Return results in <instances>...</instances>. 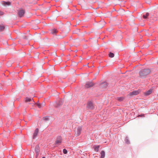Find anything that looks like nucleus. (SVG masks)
<instances>
[{
    "label": "nucleus",
    "instance_id": "f257e3e1",
    "mask_svg": "<svg viewBox=\"0 0 158 158\" xmlns=\"http://www.w3.org/2000/svg\"><path fill=\"white\" fill-rule=\"evenodd\" d=\"M151 73V70L149 69H144L139 72V74L140 77L144 78Z\"/></svg>",
    "mask_w": 158,
    "mask_h": 158
},
{
    "label": "nucleus",
    "instance_id": "f03ea898",
    "mask_svg": "<svg viewBox=\"0 0 158 158\" xmlns=\"http://www.w3.org/2000/svg\"><path fill=\"white\" fill-rule=\"evenodd\" d=\"M63 102L62 99H57L54 103V105L55 107L59 108L62 105Z\"/></svg>",
    "mask_w": 158,
    "mask_h": 158
},
{
    "label": "nucleus",
    "instance_id": "7ed1b4c3",
    "mask_svg": "<svg viewBox=\"0 0 158 158\" xmlns=\"http://www.w3.org/2000/svg\"><path fill=\"white\" fill-rule=\"evenodd\" d=\"M82 127L81 126H78L74 129L75 134L77 136H79L81 134V131L82 130Z\"/></svg>",
    "mask_w": 158,
    "mask_h": 158
},
{
    "label": "nucleus",
    "instance_id": "20e7f679",
    "mask_svg": "<svg viewBox=\"0 0 158 158\" xmlns=\"http://www.w3.org/2000/svg\"><path fill=\"white\" fill-rule=\"evenodd\" d=\"M87 106L90 109H93L94 108V106L93 102L91 101H88Z\"/></svg>",
    "mask_w": 158,
    "mask_h": 158
},
{
    "label": "nucleus",
    "instance_id": "39448f33",
    "mask_svg": "<svg viewBox=\"0 0 158 158\" xmlns=\"http://www.w3.org/2000/svg\"><path fill=\"white\" fill-rule=\"evenodd\" d=\"M140 91L139 90L134 91L129 93L128 95L131 96H133V95H136L139 93Z\"/></svg>",
    "mask_w": 158,
    "mask_h": 158
},
{
    "label": "nucleus",
    "instance_id": "423d86ee",
    "mask_svg": "<svg viewBox=\"0 0 158 158\" xmlns=\"http://www.w3.org/2000/svg\"><path fill=\"white\" fill-rule=\"evenodd\" d=\"M35 150L36 153V156H37L39 155V153L40 152V148L39 145H37L36 146Z\"/></svg>",
    "mask_w": 158,
    "mask_h": 158
},
{
    "label": "nucleus",
    "instance_id": "0eeeda50",
    "mask_svg": "<svg viewBox=\"0 0 158 158\" xmlns=\"http://www.w3.org/2000/svg\"><path fill=\"white\" fill-rule=\"evenodd\" d=\"M94 85V84L92 82H88L86 83L85 87L86 88H89L93 86Z\"/></svg>",
    "mask_w": 158,
    "mask_h": 158
},
{
    "label": "nucleus",
    "instance_id": "6e6552de",
    "mask_svg": "<svg viewBox=\"0 0 158 158\" xmlns=\"http://www.w3.org/2000/svg\"><path fill=\"white\" fill-rule=\"evenodd\" d=\"M62 142V138L60 136H58L56 139V144H60Z\"/></svg>",
    "mask_w": 158,
    "mask_h": 158
},
{
    "label": "nucleus",
    "instance_id": "1a4fd4ad",
    "mask_svg": "<svg viewBox=\"0 0 158 158\" xmlns=\"http://www.w3.org/2000/svg\"><path fill=\"white\" fill-rule=\"evenodd\" d=\"M25 11L24 10L21 9L19 10L18 12L19 16L20 17H22L24 16Z\"/></svg>",
    "mask_w": 158,
    "mask_h": 158
},
{
    "label": "nucleus",
    "instance_id": "9d476101",
    "mask_svg": "<svg viewBox=\"0 0 158 158\" xmlns=\"http://www.w3.org/2000/svg\"><path fill=\"white\" fill-rule=\"evenodd\" d=\"M39 132V129L38 128H36L34 132L33 133V139H35L36 137L37 136L38 133Z\"/></svg>",
    "mask_w": 158,
    "mask_h": 158
},
{
    "label": "nucleus",
    "instance_id": "9b49d317",
    "mask_svg": "<svg viewBox=\"0 0 158 158\" xmlns=\"http://www.w3.org/2000/svg\"><path fill=\"white\" fill-rule=\"evenodd\" d=\"M64 98H72L71 94L69 93H67L64 95Z\"/></svg>",
    "mask_w": 158,
    "mask_h": 158
},
{
    "label": "nucleus",
    "instance_id": "f8f14e48",
    "mask_svg": "<svg viewBox=\"0 0 158 158\" xmlns=\"http://www.w3.org/2000/svg\"><path fill=\"white\" fill-rule=\"evenodd\" d=\"M149 16V14L148 13H146L145 14H144L143 15L142 17L143 18L145 19H148V17Z\"/></svg>",
    "mask_w": 158,
    "mask_h": 158
},
{
    "label": "nucleus",
    "instance_id": "ddd939ff",
    "mask_svg": "<svg viewBox=\"0 0 158 158\" xmlns=\"http://www.w3.org/2000/svg\"><path fill=\"white\" fill-rule=\"evenodd\" d=\"M107 86L106 82H104L100 84V86L102 88H106Z\"/></svg>",
    "mask_w": 158,
    "mask_h": 158
},
{
    "label": "nucleus",
    "instance_id": "4468645a",
    "mask_svg": "<svg viewBox=\"0 0 158 158\" xmlns=\"http://www.w3.org/2000/svg\"><path fill=\"white\" fill-rule=\"evenodd\" d=\"M37 105L39 108H41V106H43L45 105V103L44 102H43L41 104L39 103V101H38L37 102Z\"/></svg>",
    "mask_w": 158,
    "mask_h": 158
},
{
    "label": "nucleus",
    "instance_id": "2eb2a0df",
    "mask_svg": "<svg viewBox=\"0 0 158 158\" xmlns=\"http://www.w3.org/2000/svg\"><path fill=\"white\" fill-rule=\"evenodd\" d=\"M105 23L104 21H102L100 22L99 23V27L100 28L102 27L103 26L105 25Z\"/></svg>",
    "mask_w": 158,
    "mask_h": 158
},
{
    "label": "nucleus",
    "instance_id": "dca6fc26",
    "mask_svg": "<svg viewBox=\"0 0 158 158\" xmlns=\"http://www.w3.org/2000/svg\"><path fill=\"white\" fill-rule=\"evenodd\" d=\"M57 32V31L56 29H53L51 30V33L55 35L56 34Z\"/></svg>",
    "mask_w": 158,
    "mask_h": 158
},
{
    "label": "nucleus",
    "instance_id": "f3484780",
    "mask_svg": "<svg viewBox=\"0 0 158 158\" xmlns=\"http://www.w3.org/2000/svg\"><path fill=\"white\" fill-rule=\"evenodd\" d=\"M99 148L100 146L99 145L94 146V148L95 151L96 152H98Z\"/></svg>",
    "mask_w": 158,
    "mask_h": 158
},
{
    "label": "nucleus",
    "instance_id": "a211bd4d",
    "mask_svg": "<svg viewBox=\"0 0 158 158\" xmlns=\"http://www.w3.org/2000/svg\"><path fill=\"white\" fill-rule=\"evenodd\" d=\"M152 92V89H150L149 90H148L147 92H146L145 93V94L146 95H148L150 94Z\"/></svg>",
    "mask_w": 158,
    "mask_h": 158
},
{
    "label": "nucleus",
    "instance_id": "6ab92c4d",
    "mask_svg": "<svg viewBox=\"0 0 158 158\" xmlns=\"http://www.w3.org/2000/svg\"><path fill=\"white\" fill-rule=\"evenodd\" d=\"M101 158H104L105 157V152L104 151H102L101 152Z\"/></svg>",
    "mask_w": 158,
    "mask_h": 158
},
{
    "label": "nucleus",
    "instance_id": "aec40b11",
    "mask_svg": "<svg viewBox=\"0 0 158 158\" xmlns=\"http://www.w3.org/2000/svg\"><path fill=\"white\" fill-rule=\"evenodd\" d=\"M125 141L126 143L127 144H129L130 143V141L129 140L127 136H126V137Z\"/></svg>",
    "mask_w": 158,
    "mask_h": 158
},
{
    "label": "nucleus",
    "instance_id": "412c9836",
    "mask_svg": "<svg viewBox=\"0 0 158 158\" xmlns=\"http://www.w3.org/2000/svg\"><path fill=\"white\" fill-rule=\"evenodd\" d=\"M3 4L4 6H9L10 5V2H6L5 1H3Z\"/></svg>",
    "mask_w": 158,
    "mask_h": 158
},
{
    "label": "nucleus",
    "instance_id": "4be33fe9",
    "mask_svg": "<svg viewBox=\"0 0 158 158\" xmlns=\"http://www.w3.org/2000/svg\"><path fill=\"white\" fill-rule=\"evenodd\" d=\"M5 27L3 25H0V31H2L5 29Z\"/></svg>",
    "mask_w": 158,
    "mask_h": 158
},
{
    "label": "nucleus",
    "instance_id": "5701e85b",
    "mask_svg": "<svg viewBox=\"0 0 158 158\" xmlns=\"http://www.w3.org/2000/svg\"><path fill=\"white\" fill-rule=\"evenodd\" d=\"M48 118H49V117L45 116V117H44L43 118V119L45 121H48L49 120V119Z\"/></svg>",
    "mask_w": 158,
    "mask_h": 158
},
{
    "label": "nucleus",
    "instance_id": "b1692460",
    "mask_svg": "<svg viewBox=\"0 0 158 158\" xmlns=\"http://www.w3.org/2000/svg\"><path fill=\"white\" fill-rule=\"evenodd\" d=\"M114 56V53L112 52H110L109 54V56L110 57L112 58Z\"/></svg>",
    "mask_w": 158,
    "mask_h": 158
},
{
    "label": "nucleus",
    "instance_id": "393cba45",
    "mask_svg": "<svg viewBox=\"0 0 158 158\" xmlns=\"http://www.w3.org/2000/svg\"><path fill=\"white\" fill-rule=\"evenodd\" d=\"M63 153L64 154H66L68 152L67 150L65 148L63 149Z\"/></svg>",
    "mask_w": 158,
    "mask_h": 158
},
{
    "label": "nucleus",
    "instance_id": "a878e982",
    "mask_svg": "<svg viewBox=\"0 0 158 158\" xmlns=\"http://www.w3.org/2000/svg\"><path fill=\"white\" fill-rule=\"evenodd\" d=\"M32 100H33V99H26L25 100V102H29L31 101Z\"/></svg>",
    "mask_w": 158,
    "mask_h": 158
},
{
    "label": "nucleus",
    "instance_id": "bb28decb",
    "mask_svg": "<svg viewBox=\"0 0 158 158\" xmlns=\"http://www.w3.org/2000/svg\"><path fill=\"white\" fill-rule=\"evenodd\" d=\"M146 35L148 36H150L152 35V34H149L148 33H147L146 34Z\"/></svg>",
    "mask_w": 158,
    "mask_h": 158
},
{
    "label": "nucleus",
    "instance_id": "cd10ccee",
    "mask_svg": "<svg viewBox=\"0 0 158 158\" xmlns=\"http://www.w3.org/2000/svg\"><path fill=\"white\" fill-rule=\"evenodd\" d=\"M3 14V13L0 11V15H2Z\"/></svg>",
    "mask_w": 158,
    "mask_h": 158
},
{
    "label": "nucleus",
    "instance_id": "c85d7f7f",
    "mask_svg": "<svg viewBox=\"0 0 158 158\" xmlns=\"http://www.w3.org/2000/svg\"><path fill=\"white\" fill-rule=\"evenodd\" d=\"M144 114H142L139 115V116H140V117H142V116H144Z\"/></svg>",
    "mask_w": 158,
    "mask_h": 158
},
{
    "label": "nucleus",
    "instance_id": "c756f323",
    "mask_svg": "<svg viewBox=\"0 0 158 158\" xmlns=\"http://www.w3.org/2000/svg\"><path fill=\"white\" fill-rule=\"evenodd\" d=\"M119 100V101H120V102H121L123 100V99H118Z\"/></svg>",
    "mask_w": 158,
    "mask_h": 158
},
{
    "label": "nucleus",
    "instance_id": "7c9ffc66",
    "mask_svg": "<svg viewBox=\"0 0 158 158\" xmlns=\"http://www.w3.org/2000/svg\"><path fill=\"white\" fill-rule=\"evenodd\" d=\"M42 158H45V157H42Z\"/></svg>",
    "mask_w": 158,
    "mask_h": 158
}]
</instances>
